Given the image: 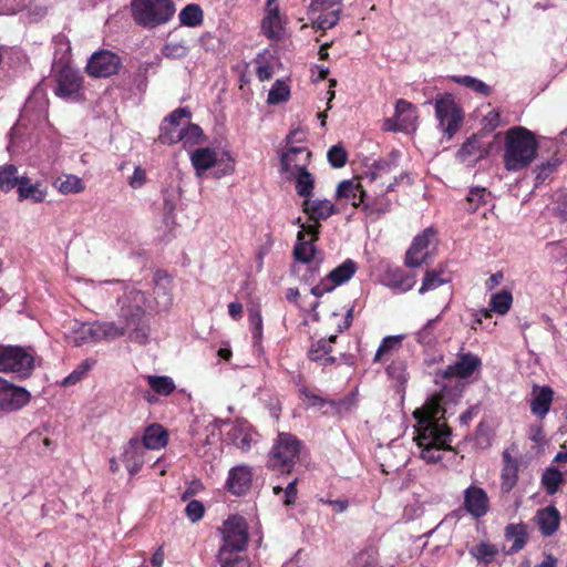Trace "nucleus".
I'll return each mask as SVG.
<instances>
[{
  "label": "nucleus",
  "mask_w": 567,
  "mask_h": 567,
  "mask_svg": "<svg viewBox=\"0 0 567 567\" xmlns=\"http://www.w3.org/2000/svg\"><path fill=\"white\" fill-rule=\"evenodd\" d=\"M415 442L421 450L420 457L426 463L442 461L443 451H452V430L445 420V409L439 395L430 398L422 408L413 412Z\"/></svg>",
  "instance_id": "f257e3e1"
},
{
  "label": "nucleus",
  "mask_w": 567,
  "mask_h": 567,
  "mask_svg": "<svg viewBox=\"0 0 567 567\" xmlns=\"http://www.w3.org/2000/svg\"><path fill=\"white\" fill-rule=\"evenodd\" d=\"M503 164L508 172L528 167L537 156L539 144L536 135L524 126H512L505 132Z\"/></svg>",
  "instance_id": "f03ea898"
},
{
  "label": "nucleus",
  "mask_w": 567,
  "mask_h": 567,
  "mask_svg": "<svg viewBox=\"0 0 567 567\" xmlns=\"http://www.w3.org/2000/svg\"><path fill=\"white\" fill-rule=\"evenodd\" d=\"M302 442L293 434L280 432L268 452L266 467L280 474H290L297 464Z\"/></svg>",
  "instance_id": "7ed1b4c3"
},
{
  "label": "nucleus",
  "mask_w": 567,
  "mask_h": 567,
  "mask_svg": "<svg viewBox=\"0 0 567 567\" xmlns=\"http://www.w3.org/2000/svg\"><path fill=\"white\" fill-rule=\"evenodd\" d=\"M131 9L134 21L150 29L166 23L175 12L172 0H133Z\"/></svg>",
  "instance_id": "20e7f679"
},
{
  "label": "nucleus",
  "mask_w": 567,
  "mask_h": 567,
  "mask_svg": "<svg viewBox=\"0 0 567 567\" xmlns=\"http://www.w3.org/2000/svg\"><path fill=\"white\" fill-rule=\"evenodd\" d=\"M34 370V351L31 348L0 344V372L11 373L18 380L31 377Z\"/></svg>",
  "instance_id": "39448f33"
},
{
  "label": "nucleus",
  "mask_w": 567,
  "mask_h": 567,
  "mask_svg": "<svg viewBox=\"0 0 567 567\" xmlns=\"http://www.w3.org/2000/svg\"><path fill=\"white\" fill-rule=\"evenodd\" d=\"M435 117L439 128L451 140L464 123V111L452 93L437 94L434 99Z\"/></svg>",
  "instance_id": "423d86ee"
},
{
  "label": "nucleus",
  "mask_w": 567,
  "mask_h": 567,
  "mask_svg": "<svg viewBox=\"0 0 567 567\" xmlns=\"http://www.w3.org/2000/svg\"><path fill=\"white\" fill-rule=\"evenodd\" d=\"M305 2H307V14L312 28L324 31L338 24L343 0H305Z\"/></svg>",
  "instance_id": "0eeeda50"
},
{
  "label": "nucleus",
  "mask_w": 567,
  "mask_h": 567,
  "mask_svg": "<svg viewBox=\"0 0 567 567\" xmlns=\"http://www.w3.org/2000/svg\"><path fill=\"white\" fill-rule=\"evenodd\" d=\"M223 544L219 549L241 553L248 545V526L246 519L238 515L229 516L223 525Z\"/></svg>",
  "instance_id": "6e6552de"
},
{
  "label": "nucleus",
  "mask_w": 567,
  "mask_h": 567,
  "mask_svg": "<svg viewBox=\"0 0 567 567\" xmlns=\"http://www.w3.org/2000/svg\"><path fill=\"white\" fill-rule=\"evenodd\" d=\"M358 264L351 258L332 269L324 278L310 289V293L317 298L333 291L337 287L348 282L358 271Z\"/></svg>",
  "instance_id": "1a4fd4ad"
},
{
  "label": "nucleus",
  "mask_w": 567,
  "mask_h": 567,
  "mask_svg": "<svg viewBox=\"0 0 567 567\" xmlns=\"http://www.w3.org/2000/svg\"><path fill=\"white\" fill-rule=\"evenodd\" d=\"M53 76L56 83L54 94L63 100L76 99L82 90L83 76L79 71L68 64L53 66Z\"/></svg>",
  "instance_id": "9d476101"
},
{
  "label": "nucleus",
  "mask_w": 567,
  "mask_h": 567,
  "mask_svg": "<svg viewBox=\"0 0 567 567\" xmlns=\"http://www.w3.org/2000/svg\"><path fill=\"white\" fill-rule=\"evenodd\" d=\"M121 68L122 59L118 54L110 50H100L91 55L85 66V71L89 76L101 79L117 74Z\"/></svg>",
  "instance_id": "9b49d317"
},
{
  "label": "nucleus",
  "mask_w": 567,
  "mask_h": 567,
  "mask_svg": "<svg viewBox=\"0 0 567 567\" xmlns=\"http://www.w3.org/2000/svg\"><path fill=\"white\" fill-rule=\"evenodd\" d=\"M144 293L132 289L127 291L121 301L120 317L125 321L126 328L138 330L144 318Z\"/></svg>",
  "instance_id": "f8f14e48"
},
{
  "label": "nucleus",
  "mask_w": 567,
  "mask_h": 567,
  "mask_svg": "<svg viewBox=\"0 0 567 567\" xmlns=\"http://www.w3.org/2000/svg\"><path fill=\"white\" fill-rule=\"evenodd\" d=\"M192 113L188 107H178L164 117L159 126L158 141L164 145H174L183 140L182 120H189Z\"/></svg>",
  "instance_id": "ddd939ff"
},
{
  "label": "nucleus",
  "mask_w": 567,
  "mask_h": 567,
  "mask_svg": "<svg viewBox=\"0 0 567 567\" xmlns=\"http://www.w3.org/2000/svg\"><path fill=\"white\" fill-rule=\"evenodd\" d=\"M498 135L499 134H495L492 140L485 141L487 136L484 135V132L473 134L458 150V159L462 163H472L488 156Z\"/></svg>",
  "instance_id": "4468645a"
},
{
  "label": "nucleus",
  "mask_w": 567,
  "mask_h": 567,
  "mask_svg": "<svg viewBox=\"0 0 567 567\" xmlns=\"http://www.w3.org/2000/svg\"><path fill=\"white\" fill-rule=\"evenodd\" d=\"M436 231L433 228H426L421 234L414 237L411 246L405 254V266L416 268L424 264H429L431 254L429 246L431 239L434 238Z\"/></svg>",
  "instance_id": "2eb2a0df"
},
{
  "label": "nucleus",
  "mask_w": 567,
  "mask_h": 567,
  "mask_svg": "<svg viewBox=\"0 0 567 567\" xmlns=\"http://www.w3.org/2000/svg\"><path fill=\"white\" fill-rule=\"evenodd\" d=\"M31 394L23 388L13 385L0 377V411L12 412L30 402Z\"/></svg>",
  "instance_id": "dca6fc26"
},
{
  "label": "nucleus",
  "mask_w": 567,
  "mask_h": 567,
  "mask_svg": "<svg viewBox=\"0 0 567 567\" xmlns=\"http://www.w3.org/2000/svg\"><path fill=\"white\" fill-rule=\"evenodd\" d=\"M312 153L306 146H289L280 155V173L286 176L308 167Z\"/></svg>",
  "instance_id": "f3484780"
},
{
  "label": "nucleus",
  "mask_w": 567,
  "mask_h": 567,
  "mask_svg": "<svg viewBox=\"0 0 567 567\" xmlns=\"http://www.w3.org/2000/svg\"><path fill=\"white\" fill-rule=\"evenodd\" d=\"M463 508L476 519L484 517L491 508L487 493L480 486L470 485L464 491Z\"/></svg>",
  "instance_id": "a211bd4d"
},
{
  "label": "nucleus",
  "mask_w": 567,
  "mask_h": 567,
  "mask_svg": "<svg viewBox=\"0 0 567 567\" xmlns=\"http://www.w3.org/2000/svg\"><path fill=\"white\" fill-rule=\"evenodd\" d=\"M555 392L549 385L534 384L529 398L530 413L543 421L550 411Z\"/></svg>",
  "instance_id": "6ab92c4d"
},
{
  "label": "nucleus",
  "mask_w": 567,
  "mask_h": 567,
  "mask_svg": "<svg viewBox=\"0 0 567 567\" xmlns=\"http://www.w3.org/2000/svg\"><path fill=\"white\" fill-rule=\"evenodd\" d=\"M252 483V470L248 465H237L230 468L226 482L229 493L236 496L245 495L249 492Z\"/></svg>",
  "instance_id": "aec40b11"
},
{
  "label": "nucleus",
  "mask_w": 567,
  "mask_h": 567,
  "mask_svg": "<svg viewBox=\"0 0 567 567\" xmlns=\"http://www.w3.org/2000/svg\"><path fill=\"white\" fill-rule=\"evenodd\" d=\"M481 359L477 355L470 352L463 353L453 364H450L444 369L443 378H470L474 371L481 367Z\"/></svg>",
  "instance_id": "412c9836"
},
{
  "label": "nucleus",
  "mask_w": 567,
  "mask_h": 567,
  "mask_svg": "<svg viewBox=\"0 0 567 567\" xmlns=\"http://www.w3.org/2000/svg\"><path fill=\"white\" fill-rule=\"evenodd\" d=\"M415 118V106L404 99H399L395 103L394 118H388L385 127L392 131L406 130Z\"/></svg>",
  "instance_id": "4be33fe9"
},
{
  "label": "nucleus",
  "mask_w": 567,
  "mask_h": 567,
  "mask_svg": "<svg viewBox=\"0 0 567 567\" xmlns=\"http://www.w3.org/2000/svg\"><path fill=\"white\" fill-rule=\"evenodd\" d=\"M144 447L138 437H132L128 441L123 454V463L128 471L130 475L137 474L144 464Z\"/></svg>",
  "instance_id": "5701e85b"
},
{
  "label": "nucleus",
  "mask_w": 567,
  "mask_h": 567,
  "mask_svg": "<svg viewBox=\"0 0 567 567\" xmlns=\"http://www.w3.org/2000/svg\"><path fill=\"white\" fill-rule=\"evenodd\" d=\"M302 210L312 221L326 220L337 213L334 204L328 199H305L302 203Z\"/></svg>",
  "instance_id": "b1692460"
},
{
  "label": "nucleus",
  "mask_w": 567,
  "mask_h": 567,
  "mask_svg": "<svg viewBox=\"0 0 567 567\" xmlns=\"http://www.w3.org/2000/svg\"><path fill=\"white\" fill-rule=\"evenodd\" d=\"M503 468L501 474V489L509 493L518 481V461L508 451L503 452Z\"/></svg>",
  "instance_id": "393cba45"
},
{
  "label": "nucleus",
  "mask_w": 567,
  "mask_h": 567,
  "mask_svg": "<svg viewBox=\"0 0 567 567\" xmlns=\"http://www.w3.org/2000/svg\"><path fill=\"white\" fill-rule=\"evenodd\" d=\"M450 281L451 275L446 271V267L440 264L435 268L425 271L419 293L424 295Z\"/></svg>",
  "instance_id": "a878e982"
},
{
  "label": "nucleus",
  "mask_w": 567,
  "mask_h": 567,
  "mask_svg": "<svg viewBox=\"0 0 567 567\" xmlns=\"http://www.w3.org/2000/svg\"><path fill=\"white\" fill-rule=\"evenodd\" d=\"M537 524L544 536H551L560 524V514L555 506H547L537 512Z\"/></svg>",
  "instance_id": "bb28decb"
},
{
  "label": "nucleus",
  "mask_w": 567,
  "mask_h": 567,
  "mask_svg": "<svg viewBox=\"0 0 567 567\" xmlns=\"http://www.w3.org/2000/svg\"><path fill=\"white\" fill-rule=\"evenodd\" d=\"M337 197L349 200L353 207H363L365 190L360 183L347 179L338 185Z\"/></svg>",
  "instance_id": "cd10ccee"
},
{
  "label": "nucleus",
  "mask_w": 567,
  "mask_h": 567,
  "mask_svg": "<svg viewBox=\"0 0 567 567\" xmlns=\"http://www.w3.org/2000/svg\"><path fill=\"white\" fill-rule=\"evenodd\" d=\"M17 193L19 200L30 199L35 204L44 202L47 197V188L42 187V183L37 182L32 184L28 176H22V181L17 188Z\"/></svg>",
  "instance_id": "c85d7f7f"
},
{
  "label": "nucleus",
  "mask_w": 567,
  "mask_h": 567,
  "mask_svg": "<svg viewBox=\"0 0 567 567\" xmlns=\"http://www.w3.org/2000/svg\"><path fill=\"white\" fill-rule=\"evenodd\" d=\"M168 432L157 423L148 425L142 439V446L147 450H159L166 446Z\"/></svg>",
  "instance_id": "c756f323"
},
{
  "label": "nucleus",
  "mask_w": 567,
  "mask_h": 567,
  "mask_svg": "<svg viewBox=\"0 0 567 567\" xmlns=\"http://www.w3.org/2000/svg\"><path fill=\"white\" fill-rule=\"evenodd\" d=\"M190 162L197 175H202L218 163L217 153L209 147L196 148L190 153Z\"/></svg>",
  "instance_id": "7c9ffc66"
},
{
  "label": "nucleus",
  "mask_w": 567,
  "mask_h": 567,
  "mask_svg": "<svg viewBox=\"0 0 567 567\" xmlns=\"http://www.w3.org/2000/svg\"><path fill=\"white\" fill-rule=\"evenodd\" d=\"M332 346L326 339H320L311 344L308 350V359L320 363L322 367H329L336 363V358L331 355Z\"/></svg>",
  "instance_id": "2f4dec72"
},
{
  "label": "nucleus",
  "mask_w": 567,
  "mask_h": 567,
  "mask_svg": "<svg viewBox=\"0 0 567 567\" xmlns=\"http://www.w3.org/2000/svg\"><path fill=\"white\" fill-rule=\"evenodd\" d=\"M287 179L295 181L296 193L305 199L310 198L313 195L315 189V177L308 171V167L286 176Z\"/></svg>",
  "instance_id": "473e14b6"
},
{
  "label": "nucleus",
  "mask_w": 567,
  "mask_h": 567,
  "mask_svg": "<svg viewBox=\"0 0 567 567\" xmlns=\"http://www.w3.org/2000/svg\"><path fill=\"white\" fill-rule=\"evenodd\" d=\"M316 241L317 240L305 238L303 231H298L297 243L293 248L295 259L302 264L312 262L317 250L315 246Z\"/></svg>",
  "instance_id": "72a5a7b5"
},
{
  "label": "nucleus",
  "mask_w": 567,
  "mask_h": 567,
  "mask_svg": "<svg viewBox=\"0 0 567 567\" xmlns=\"http://www.w3.org/2000/svg\"><path fill=\"white\" fill-rule=\"evenodd\" d=\"M505 538L507 540H513V545L511 546L509 554L518 553L522 550L528 539L527 527L525 524H508L505 527Z\"/></svg>",
  "instance_id": "f704fd0d"
},
{
  "label": "nucleus",
  "mask_w": 567,
  "mask_h": 567,
  "mask_svg": "<svg viewBox=\"0 0 567 567\" xmlns=\"http://www.w3.org/2000/svg\"><path fill=\"white\" fill-rule=\"evenodd\" d=\"M402 347V337L400 336H388L382 339L375 354L373 362H383L389 360L392 354Z\"/></svg>",
  "instance_id": "c9c22d12"
},
{
  "label": "nucleus",
  "mask_w": 567,
  "mask_h": 567,
  "mask_svg": "<svg viewBox=\"0 0 567 567\" xmlns=\"http://www.w3.org/2000/svg\"><path fill=\"white\" fill-rule=\"evenodd\" d=\"M468 553L478 564L489 565L494 561L499 551L496 545L488 542H481L471 547Z\"/></svg>",
  "instance_id": "e433bc0d"
},
{
  "label": "nucleus",
  "mask_w": 567,
  "mask_h": 567,
  "mask_svg": "<svg viewBox=\"0 0 567 567\" xmlns=\"http://www.w3.org/2000/svg\"><path fill=\"white\" fill-rule=\"evenodd\" d=\"M22 181V176L18 175V168L13 164H4L0 166V190L9 193L13 188H18Z\"/></svg>",
  "instance_id": "4c0bfd02"
},
{
  "label": "nucleus",
  "mask_w": 567,
  "mask_h": 567,
  "mask_svg": "<svg viewBox=\"0 0 567 567\" xmlns=\"http://www.w3.org/2000/svg\"><path fill=\"white\" fill-rule=\"evenodd\" d=\"M266 16L261 21V30L269 39H276L281 29L279 7H266Z\"/></svg>",
  "instance_id": "58836bf2"
},
{
  "label": "nucleus",
  "mask_w": 567,
  "mask_h": 567,
  "mask_svg": "<svg viewBox=\"0 0 567 567\" xmlns=\"http://www.w3.org/2000/svg\"><path fill=\"white\" fill-rule=\"evenodd\" d=\"M53 186L64 195L82 193L85 189L83 181L75 175H64L53 182Z\"/></svg>",
  "instance_id": "ea45409f"
},
{
  "label": "nucleus",
  "mask_w": 567,
  "mask_h": 567,
  "mask_svg": "<svg viewBox=\"0 0 567 567\" xmlns=\"http://www.w3.org/2000/svg\"><path fill=\"white\" fill-rule=\"evenodd\" d=\"M491 198V192L485 187H473L470 189L465 198V209L468 213H475L481 206L488 203Z\"/></svg>",
  "instance_id": "a19ab883"
},
{
  "label": "nucleus",
  "mask_w": 567,
  "mask_h": 567,
  "mask_svg": "<svg viewBox=\"0 0 567 567\" xmlns=\"http://www.w3.org/2000/svg\"><path fill=\"white\" fill-rule=\"evenodd\" d=\"M146 380L150 388L158 395L168 396L176 390L175 382L171 377L147 375Z\"/></svg>",
  "instance_id": "79ce46f5"
},
{
  "label": "nucleus",
  "mask_w": 567,
  "mask_h": 567,
  "mask_svg": "<svg viewBox=\"0 0 567 567\" xmlns=\"http://www.w3.org/2000/svg\"><path fill=\"white\" fill-rule=\"evenodd\" d=\"M182 136L183 140H181L179 142L183 143L184 147L200 145L207 141V137L203 128L199 125L190 122L183 127Z\"/></svg>",
  "instance_id": "37998d69"
},
{
  "label": "nucleus",
  "mask_w": 567,
  "mask_h": 567,
  "mask_svg": "<svg viewBox=\"0 0 567 567\" xmlns=\"http://www.w3.org/2000/svg\"><path fill=\"white\" fill-rule=\"evenodd\" d=\"M451 80L454 83L463 85L483 96H489L492 93V87L489 85L471 75H453L451 76Z\"/></svg>",
  "instance_id": "c03bdc74"
},
{
  "label": "nucleus",
  "mask_w": 567,
  "mask_h": 567,
  "mask_svg": "<svg viewBox=\"0 0 567 567\" xmlns=\"http://www.w3.org/2000/svg\"><path fill=\"white\" fill-rule=\"evenodd\" d=\"M100 322L83 323L74 337V346L79 347L87 342L100 341Z\"/></svg>",
  "instance_id": "a18cd8bd"
},
{
  "label": "nucleus",
  "mask_w": 567,
  "mask_h": 567,
  "mask_svg": "<svg viewBox=\"0 0 567 567\" xmlns=\"http://www.w3.org/2000/svg\"><path fill=\"white\" fill-rule=\"evenodd\" d=\"M564 483L563 473L554 467H547L542 476V485L548 495H554Z\"/></svg>",
  "instance_id": "49530a36"
},
{
  "label": "nucleus",
  "mask_w": 567,
  "mask_h": 567,
  "mask_svg": "<svg viewBox=\"0 0 567 567\" xmlns=\"http://www.w3.org/2000/svg\"><path fill=\"white\" fill-rule=\"evenodd\" d=\"M178 18L183 25L194 28L203 23L204 14L202 8L198 4L190 3L182 9Z\"/></svg>",
  "instance_id": "de8ad7c7"
},
{
  "label": "nucleus",
  "mask_w": 567,
  "mask_h": 567,
  "mask_svg": "<svg viewBox=\"0 0 567 567\" xmlns=\"http://www.w3.org/2000/svg\"><path fill=\"white\" fill-rule=\"evenodd\" d=\"M299 393L308 400V404L310 406H317V408H323L326 404H329L331 405L333 409H336L337 411H340L341 406L344 405V402L343 401H333V400H327L322 396H320L319 394H317L316 392H313L312 390H310L308 386L306 385H301L299 388Z\"/></svg>",
  "instance_id": "09e8293b"
},
{
  "label": "nucleus",
  "mask_w": 567,
  "mask_h": 567,
  "mask_svg": "<svg viewBox=\"0 0 567 567\" xmlns=\"http://www.w3.org/2000/svg\"><path fill=\"white\" fill-rule=\"evenodd\" d=\"M217 561L220 567H249L247 557L240 555V553L227 551L226 549L218 550Z\"/></svg>",
  "instance_id": "8fccbe9b"
},
{
  "label": "nucleus",
  "mask_w": 567,
  "mask_h": 567,
  "mask_svg": "<svg viewBox=\"0 0 567 567\" xmlns=\"http://www.w3.org/2000/svg\"><path fill=\"white\" fill-rule=\"evenodd\" d=\"M228 436L233 444L243 452H248L251 449L252 435L243 426L231 427Z\"/></svg>",
  "instance_id": "3c124183"
},
{
  "label": "nucleus",
  "mask_w": 567,
  "mask_h": 567,
  "mask_svg": "<svg viewBox=\"0 0 567 567\" xmlns=\"http://www.w3.org/2000/svg\"><path fill=\"white\" fill-rule=\"evenodd\" d=\"M248 321L250 324L254 343L259 344L262 339V316L260 306H252L248 309Z\"/></svg>",
  "instance_id": "603ef678"
},
{
  "label": "nucleus",
  "mask_w": 567,
  "mask_h": 567,
  "mask_svg": "<svg viewBox=\"0 0 567 567\" xmlns=\"http://www.w3.org/2000/svg\"><path fill=\"white\" fill-rule=\"evenodd\" d=\"M513 303V296L507 290H502L491 296L489 307L501 316L506 315Z\"/></svg>",
  "instance_id": "864d4df0"
},
{
  "label": "nucleus",
  "mask_w": 567,
  "mask_h": 567,
  "mask_svg": "<svg viewBox=\"0 0 567 567\" xmlns=\"http://www.w3.org/2000/svg\"><path fill=\"white\" fill-rule=\"evenodd\" d=\"M388 377L394 380L400 386L408 382V373L405 362L401 359H393L385 368Z\"/></svg>",
  "instance_id": "5fc2aeb1"
},
{
  "label": "nucleus",
  "mask_w": 567,
  "mask_h": 567,
  "mask_svg": "<svg viewBox=\"0 0 567 567\" xmlns=\"http://www.w3.org/2000/svg\"><path fill=\"white\" fill-rule=\"evenodd\" d=\"M391 208V202L388 198H382L373 203H364L363 212L373 220L379 219L382 215L388 213Z\"/></svg>",
  "instance_id": "6e6d98bb"
},
{
  "label": "nucleus",
  "mask_w": 567,
  "mask_h": 567,
  "mask_svg": "<svg viewBox=\"0 0 567 567\" xmlns=\"http://www.w3.org/2000/svg\"><path fill=\"white\" fill-rule=\"evenodd\" d=\"M289 95V87L282 81L277 80L268 93L267 102L269 104H279L287 101Z\"/></svg>",
  "instance_id": "4d7b16f0"
},
{
  "label": "nucleus",
  "mask_w": 567,
  "mask_h": 567,
  "mask_svg": "<svg viewBox=\"0 0 567 567\" xmlns=\"http://www.w3.org/2000/svg\"><path fill=\"white\" fill-rule=\"evenodd\" d=\"M328 162L334 168L343 167L348 162V152L341 144L333 145L329 148Z\"/></svg>",
  "instance_id": "13d9d810"
},
{
  "label": "nucleus",
  "mask_w": 567,
  "mask_h": 567,
  "mask_svg": "<svg viewBox=\"0 0 567 567\" xmlns=\"http://www.w3.org/2000/svg\"><path fill=\"white\" fill-rule=\"evenodd\" d=\"M440 317L429 320L416 333V341L421 344H432L435 341V323Z\"/></svg>",
  "instance_id": "bf43d9fd"
},
{
  "label": "nucleus",
  "mask_w": 567,
  "mask_h": 567,
  "mask_svg": "<svg viewBox=\"0 0 567 567\" xmlns=\"http://www.w3.org/2000/svg\"><path fill=\"white\" fill-rule=\"evenodd\" d=\"M501 125V113L498 110H491L482 120V128L487 137Z\"/></svg>",
  "instance_id": "052dcab7"
},
{
  "label": "nucleus",
  "mask_w": 567,
  "mask_h": 567,
  "mask_svg": "<svg viewBox=\"0 0 567 567\" xmlns=\"http://www.w3.org/2000/svg\"><path fill=\"white\" fill-rule=\"evenodd\" d=\"M91 367L92 364L89 362V360L83 361L75 370H73L68 377L63 379L62 385L70 386L76 384L89 372Z\"/></svg>",
  "instance_id": "680f3d73"
},
{
  "label": "nucleus",
  "mask_w": 567,
  "mask_h": 567,
  "mask_svg": "<svg viewBox=\"0 0 567 567\" xmlns=\"http://www.w3.org/2000/svg\"><path fill=\"white\" fill-rule=\"evenodd\" d=\"M559 162L558 159L547 161L546 163H542L535 169L536 176V186L543 184L550 174L557 168Z\"/></svg>",
  "instance_id": "e2e57ef3"
},
{
  "label": "nucleus",
  "mask_w": 567,
  "mask_h": 567,
  "mask_svg": "<svg viewBox=\"0 0 567 567\" xmlns=\"http://www.w3.org/2000/svg\"><path fill=\"white\" fill-rule=\"evenodd\" d=\"M100 328H101V331L99 332L100 340H102L104 338L122 337L125 334V328H120L113 322H102V323H100Z\"/></svg>",
  "instance_id": "0e129e2a"
},
{
  "label": "nucleus",
  "mask_w": 567,
  "mask_h": 567,
  "mask_svg": "<svg viewBox=\"0 0 567 567\" xmlns=\"http://www.w3.org/2000/svg\"><path fill=\"white\" fill-rule=\"evenodd\" d=\"M185 513H186L187 517L192 522L195 523V522L202 519L204 514H205L204 504L202 502H199V501H196V499L190 501L186 505Z\"/></svg>",
  "instance_id": "69168bd1"
},
{
  "label": "nucleus",
  "mask_w": 567,
  "mask_h": 567,
  "mask_svg": "<svg viewBox=\"0 0 567 567\" xmlns=\"http://www.w3.org/2000/svg\"><path fill=\"white\" fill-rule=\"evenodd\" d=\"M298 478L292 480L286 488H284V505L285 506H291L296 504L297 497H298Z\"/></svg>",
  "instance_id": "338daca9"
},
{
  "label": "nucleus",
  "mask_w": 567,
  "mask_h": 567,
  "mask_svg": "<svg viewBox=\"0 0 567 567\" xmlns=\"http://www.w3.org/2000/svg\"><path fill=\"white\" fill-rule=\"evenodd\" d=\"M301 230L305 233V238L310 236L309 239L318 240L320 235V221H313L312 224H300Z\"/></svg>",
  "instance_id": "774afa93"
}]
</instances>
